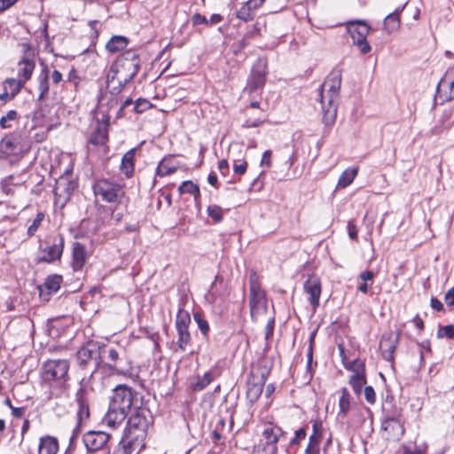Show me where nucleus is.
Here are the masks:
<instances>
[{"mask_svg": "<svg viewBox=\"0 0 454 454\" xmlns=\"http://www.w3.org/2000/svg\"><path fill=\"white\" fill-rule=\"evenodd\" d=\"M247 168V161H242L240 163H237V161H234L233 164V171L235 174L238 175H243L246 173Z\"/></svg>", "mask_w": 454, "mask_h": 454, "instance_id": "nucleus-57", "label": "nucleus"}, {"mask_svg": "<svg viewBox=\"0 0 454 454\" xmlns=\"http://www.w3.org/2000/svg\"><path fill=\"white\" fill-rule=\"evenodd\" d=\"M400 333L398 332L388 331L383 333L380 342V349L383 358L391 363L393 367L394 353L399 342Z\"/></svg>", "mask_w": 454, "mask_h": 454, "instance_id": "nucleus-13", "label": "nucleus"}, {"mask_svg": "<svg viewBox=\"0 0 454 454\" xmlns=\"http://www.w3.org/2000/svg\"><path fill=\"white\" fill-rule=\"evenodd\" d=\"M112 438L110 434L103 431H89L82 436V442L87 451L96 452L102 450L110 451L109 442Z\"/></svg>", "mask_w": 454, "mask_h": 454, "instance_id": "nucleus-11", "label": "nucleus"}, {"mask_svg": "<svg viewBox=\"0 0 454 454\" xmlns=\"http://www.w3.org/2000/svg\"><path fill=\"white\" fill-rule=\"evenodd\" d=\"M427 450V444L423 442L421 444L416 445L413 450L409 447H405L403 449V452L407 454H426Z\"/></svg>", "mask_w": 454, "mask_h": 454, "instance_id": "nucleus-52", "label": "nucleus"}, {"mask_svg": "<svg viewBox=\"0 0 454 454\" xmlns=\"http://www.w3.org/2000/svg\"><path fill=\"white\" fill-rule=\"evenodd\" d=\"M387 426V427L380 429L388 432L391 436L396 438L397 440L403 436L405 432L403 418L399 419L398 422H388Z\"/></svg>", "mask_w": 454, "mask_h": 454, "instance_id": "nucleus-31", "label": "nucleus"}, {"mask_svg": "<svg viewBox=\"0 0 454 454\" xmlns=\"http://www.w3.org/2000/svg\"><path fill=\"white\" fill-rule=\"evenodd\" d=\"M347 29L352 38L353 44L358 48L362 54H367L372 51V47L367 42L371 27L365 20H349L347 22Z\"/></svg>", "mask_w": 454, "mask_h": 454, "instance_id": "nucleus-8", "label": "nucleus"}, {"mask_svg": "<svg viewBox=\"0 0 454 454\" xmlns=\"http://www.w3.org/2000/svg\"><path fill=\"white\" fill-rule=\"evenodd\" d=\"M62 283V277L59 275L49 276L43 284V286L50 294L56 293L59 290Z\"/></svg>", "mask_w": 454, "mask_h": 454, "instance_id": "nucleus-39", "label": "nucleus"}, {"mask_svg": "<svg viewBox=\"0 0 454 454\" xmlns=\"http://www.w3.org/2000/svg\"><path fill=\"white\" fill-rule=\"evenodd\" d=\"M76 403L78 405L77 409V419L78 426L83 423L90 418V407L89 400L86 396V391L83 388H80L76 394Z\"/></svg>", "mask_w": 454, "mask_h": 454, "instance_id": "nucleus-22", "label": "nucleus"}, {"mask_svg": "<svg viewBox=\"0 0 454 454\" xmlns=\"http://www.w3.org/2000/svg\"><path fill=\"white\" fill-rule=\"evenodd\" d=\"M271 151L270 150H266L263 153H262V160H261V166L263 167V168H270L271 167Z\"/></svg>", "mask_w": 454, "mask_h": 454, "instance_id": "nucleus-56", "label": "nucleus"}, {"mask_svg": "<svg viewBox=\"0 0 454 454\" xmlns=\"http://www.w3.org/2000/svg\"><path fill=\"white\" fill-rule=\"evenodd\" d=\"M249 306L252 317L266 312L267 301L265 292L261 288L256 272H251L249 277Z\"/></svg>", "mask_w": 454, "mask_h": 454, "instance_id": "nucleus-7", "label": "nucleus"}, {"mask_svg": "<svg viewBox=\"0 0 454 454\" xmlns=\"http://www.w3.org/2000/svg\"><path fill=\"white\" fill-rule=\"evenodd\" d=\"M324 437L323 422L320 419L312 421V433L309 440L321 443Z\"/></svg>", "mask_w": 454, "mask_h": 454, "instance_id": "nucleus-38", "label": "nucleus"}, {"mask_svg": "<svg viewBox=\"0 0 454 454\" xmlns=\"http://www.w3.org/2000/svg\"><path fill=\"white\" fill-rule=\"evenodd\" d=\"M69 366L68 361L65 359H49L45 363L47 369H68Z\"/></svg>", "mask_w": 454, "mask_h": 454, "instance_id": "nucleus-45", "label": "nucleus"}, {"mask_svg": "<svg viewBox=\"0 0 454 454\" xmlns=\"http://www.w3.org/2000/svg\"><path fill=\"white\" fill-rule=\"evenodd\" d=\"M110 405L126 412L131 409L136 411L139 407H145L143 405V396L139 393L132 391L131 387L125 384L115 387Z\"/></svg>", "mask_w": 454, "mask_h": 454, "instance_id": "nucleus-4", "label": "nucleus"}, {"mask_svg": "<svg viewBox=\"0 0 454 454\" xmlns=\"http://www.w3.org/2000/svg\"><path fill=\"white\" fill-rule=\"evenodd\" d=\"M454 68L447 70L443 77L438 83L437 92L439 94L444 92V99L450 100L454 98Z\"/></svg>", "mask_w": 454, "mask_h": 454, "instance_id": "nucleus-21", "label": "nucleus"}, {"mask_svg": "<svg viewBox=\"0 0 454 454\" xmlns=\"http://www.w3.org/2000/svg\"><path fill=\"white\" fill-rule=\"evenodd\" d=\"M252 454H277L274 452V449L270 447V450L262 449V445H256L253 450Z\"/></svg>", "mask_w": 454, "mask_h": 454, "instance_id": "nucleus-63", "label": "nucleus"}, {"mask_svg": "<svg viewBox=\"0 0 454 454\" xmlns=\"http://www.w3.org/2000/svg\"><path fill=\"white\" fill-rule=\"evenodd\" d=\"M177 168L171 163L170 160L163 159L158 165L157 175L165 176L176 172Z\"/></svg>", "mask_w": 454, "mask_h": 454, "instance_id": "nucleus-41", "label": "nucleus"}, {"mask_svg": "<svg viewBox=\"0 0 454 454\" xmlns=\"http://www.w3.org/2000/svg\"><path fill=\"white\" fill-rule=\"evenodd\" d=\"M253 9L246 3L238 12L237 17L244 21H248L253 19Z\"/></svg>", "mask_w": 454, "mask_h": 454, "instance_id": "nucleus-47", "label": "nucleus"}, {"mask_svg": "<svg viewBox=\"0 0 454 454\" xmlns=\"http://www.w3.org/2000/svg\"><path fill=\"white\" fill-rule=\"evenodd\" d=\"M380 418V428L387 427L388 422H398L403 418V409L396 404L382 405Z\"/></svg>", "mask_w": 454, "mask_h": 454, "instance_id": "nucleus-18", "label": "nucleus"}, {"mask_svg": "<svg viewBox=\"0 0 454 454\" xmlns=\"http://www.w3.org/2000/svg\"><path fill=\"white\" fill-rule=\"evenodd\" d=\"M64 237L61 234L49 235L45 238L44 246L38 247V262L52 263L61 259L64 251Z\"/></svg>", "mask_w": 454, "mask_h": 454, "instance_id": "nucleus-5", "label": "nucleus"}, {"mask_svg": "<svg viewBox=\"0 0 454 454\" xmlns=\"http://www.w3.org/2000/svg\"><path fill=\"white\" fill-rule=\"evenodd\" d=\"M270 371H250L247 380V396L253 403L262 395L267 377Z\"/></svg>", "mask_w": 454, "mask_h": 454, "instance_id": "nucleus-10", "label": "nucleus"}, {"mask_svg": "<svg viewBox=\"0 0 454 454\" xmlns=\"http://www.w3.org/2000/svg\"><path fill=\"white\" fill-rule=\"evenodd\" d=\"M341 395L339 400V414H342L343 416H346L350 409V394L348 390L346 387H342L341 390Z\"/></svg>", "mask_w": 454, "mask_h": 454, "instance_id": "nucleus-36", "label": "nucleus"}, {"mask_svg": "<svg viewBox=\"0 0 454 454\" xmlns=\"http://www.w3.org/2000/svg\"><path fill=\"white\" fill-rule=\"evenodd\" d=\"M444 301L448 306L454 305V286L445 294Z\"/></svg>", "mask_w": 454, "mask_h": 454, "instance_id": "nucleus-60", "label": "nucleus"}, {"mask_svg": "<svg viewBox=\"0 0 454 454\" xmlns=\"http://www.w3.org/2000/svg\"><path fill=\"white\" fill-rule=\"evenodd\" d=\"M127 45V37L121 35H114L108 41L106 47L108 51L114 53L124 50Z\"/></svg>", "mask_w": 454, "mask_h": 454, "instance_id": "nucleus-30", "label": "nucleus"}, {"mask_svg": "<svg viewBox=\"0 0 454 454\" xmlns=\"http://www.w3.org/2000/svg\"><path fill=\"white\" fill-rule=\"evenodd\" d=\"M93 193L98 201L120 203L124 196L122 186L106 178L97 180L93 186Z\"/></svg>", "mask_w": 454, "mask_h": 454, "instance_id": "nucleus-6", "label": "nucleus"}, {"mask_svg": "<svg viewBox=\"0 0 454 454\" xmlns=\"http://www.w3.org/2000/svg\"><path fill=\"white\" fill-rule=\"evenodd\" d=\"M364 398L370 404H374L376 402V394L374 388L372 386H366L364 387Z\"/></svg>", "mask_w": 454, "mask_h": 454, "instance_id": "nucleus-55", "label": "nucleus"}, {"mask_svg": "<svg viewBox=\"0 0 454 454\" xmlns=\"http://www.w3.org/2000/svg\"><path fill=\"white\" fill-rule=\"evenodd\" d=\"M119 70L117 69V66L115 61L111 65L109 70L106 73V82L107 88L110 90L112 93H114L113 91V87L119 85Z\"/></svg>", "mask_w": 454, "mask_h": 454, "instance_id": "nucleus-34", "label": "nucleus"}, {"mask_svg": "<svg viewBox=\"0 0 454 454\" xmlns=\"http://www.w3.org/2000/svg\"><path fill=\"white\" fill-rule=\"evenodd\" d=\"M152 104L145 98H138L134 106V111L137 114L144 113L147 109L151 108Z\"/></svg>", "mask_w": 454, "mask_h": 454, "instance_id": "nucleus-49", "label": "nucleus"}, {"mask_svg": "<svg viewBox=\"0 0 454 454\" xmlns=\"http://www.w3.org/2000/svg\"><path fill=\"white\" fill-rule=\"evenodd\" d=\"M321 443L309 440L304 454H320Z\"/></svg>", "mask_w": 454, "mask_h": 454, "instance_id": "nucleus-51", "label": "nucleus"}, {"mask_svg": "<svg viewBox=\"0 0 454 454\" xmlns=\"http://www.w3.org/2000/svg\"><path fill=\"white\" fill-rule=\"evenodd\" d=\"M23 55L17 63L16 77L25 84L31 79L35 68V53L28 43H23Z\"/></svg>", "mask_w": 454, "mask_h": 454, "instance_id": "nucleus-9", "label": "nucleus"}, {"mask_svg": "<svg viewBox=\"0 0 454 454\" xmlns=\"http://www.w3.org/2000/svg\"><path fill=\"white\" fill-rule=\"evenodd\" d=\"M24 86L25 83L17 77L7 78L4 82V89L11 93V97H16Z\"/></svg>", "mask_w": 454, "mask_h": 454, "instance_id": "nucleus-33", "label": "nucleus"}, {"mask_svg": "<svg viewBox=\"0 0 454 454\" xmlns=\"http://www.w3.org/2000/svg\"><path fill=\"white\" fill-rule=\"evenodd\" d=\"M45 219V214L43 212H38L35 217L32 220L27 230V236L32 238L35 236L43 222Z\"/></svg>", "mask_w": 454, "mask_h": 454, "instance_id": "nucleus-37", "label": "nucleus"}, {"mask_svg": "<svg viewBox=\"0 0 454 454\" xmlns=\"http://www.w3.org/2000/svg\"><path fill=\"white\" fill-rule=\"evenodd\" d=\"M192 20L194 25L207 24V20L206 19V17L199 13L194 14Z\"/></svg>", "mask_w": 454, "mask_h": 454, "instance_id": "nucleus-64", "label": "nucleus"}, {"mask_svg": "<svg viewBox=\"0 0 454 454\" xmlns=\"http://www.w3.org/2000/svg\"><path fill=\"white\" fill-rule=\"evenodd\" d=\"M108 139L107 130L105 127H98L90 135V143L95 145H102Z\"/></svg>", "mask_w": 454, "mask_h": 454, "instance_id": "nucleus-35", "label": "nucleus"}, {"mask_svg": "<svg viewBox=\"0 0 454 454\" xmlns=\"http://www.w3.org/2000/svg\"><path fill=\"white\" fill-rule=\"evenodd\" d=\"M341 76V68L334 67L322 85L320 103L323 111V121L326 125H332L337 116Z\"/></svg>", "mask_w": 454, "mask_h": 454, "instance_id": "nucleus-1", "label": "nucleus"}, {"mask_svg": "<svg viewBox=\"0 0 454 454\" xmlns=\"http://www.w3.org/2000/svg\"><path fill=\"white\" fill-rule=\"evenodd\" d=\"M304 292L309 295V301L312 310L316 311L319 305V298L322 292L321 281L316 276H310L303 285Z\"/></svg>", "mask_w": 454, "mask_h": 454, "instance_id": "nucleus-17", "label": "nucleus"}, {"mask_svg": "<svg viewBox=\"0 0 454 454\" xmlns=\"http://www.w3.org/2000/svg\"><path fill=\"white\" fill-rule=\"evenodd\" d=\"M18 0H0V12H4L16 4Z\"/></svg>", "mask_w": 454, "mask_h": 454, "instance_id": "nucleus-62", "label": "nucleus"}, {"mask_svg": "<svg viewBox=\"0 0 454 454\" xmlns=\"http://www.w3.org/2000/svg\"><path fill=\"white\" fill-rule=\"evenodd\" d=\"M207 214L215 223H220L223 219V210L216 205L209 206L207 207Z\"/></svg>", "mask_w": 454, "mask_h": 454, "instance_id": "nucleus-44", "label": "nucleus"}, {"mask_svg": "<svg viewBox=\"0 0 454 454\" xmlns=\"http://www.w3.org/2000/svg\"><path fill=\"white\" fill-rule=\"evenodd\" d=\"M267 73L266 59H258L253 67L247 83L251 91L262 89L264 86Z\"/></svg>", "mask_w": 454, "mask_h": 454, "instance_id": "nucleus-14", "label": "nucleus"}, {"mask_svg": "<svg viewBox=\"0 0 454 454\" xmlns=\"http://www.w3.org/2000/svg\"><path fill=\"white\" fill-rule=\"evenodd\" d=\"M179 192L190 193L193 195L194 200L197 201L200 196L199 186L192 181H184L178 188Z\"/></svg>", "mask_w": 454, "mask_h": 454, "instance_id": "nucleus-40", "label": "nucleus"}, {"mask_svg": "<svg viewBox=\"0 0 454 454\" xmlns=\"http://www.w3.org/2000/svg\"><path fill=\"white\" fill-rule=\"evenodd\" d=\"M99 354L97 350L88 348H81L76 355L79 366L97 369L98 367Z\"/></svg>", "mask_w": 454, "mask_h": 454, "instance_id": "nucleus-20", "label": "nucleus"}, {"mask_svg": "<svg viewBox=\"0 0 454 454\" xmlns=\"http://www.w3.org/2000/svg\"><path fill=\"white\" fill-rule=\"evenodd\" d=\"M87 259V251L85 247L74 242L72 250V268L74 271H80L83 268Z\"/></svg>", "mask_w": 454, "mask_h": 454, "instance_id": "nucleus-23", "label": "nucleus"}, {"mask_svg": "<svg viewBox=\"0 0 454 454\" xmlns=\"http://www.w3.org/2000/svg\"><path fill=\"white\" fill-rule=\"evenodd\" d=\"M118 372L123 374L125 377H128L131 380V381L136 384L137 386H139L141 387H145L144 380L141 379V377L138 375L137 372H134V371H117Z\"/></svg>", "mask_w": 454, "mask_h": 454, "instance_id": "nucleus-46", "label": "nucleus"}, {"mask_svg": "<svg viewBox=\"0 0 454 454\" xmlns=\"http://www.w3.org/2000/svg\"><path fill=\"white\" fill-rule=\"evenodd\" d=\"M49 72L48 67L45 66L38 75V90L40 93L37 97V101L44 99L49 92Z\"/></svg>", "mask_w": 454, "mask_h": 454, "instance_id": "nucleus-28", "label": "nucleus"}, {"mask_svg": "<svg viewBox=\"0 0 454 454\" xmlns=\"http://www.w3.org/2000/svg\"><path fill=\"white\" fill-rule=\"evenodd\" d=\"M356 373L349 379V384L356 395L362 393L363 387L366 384L365 371H354Z\"/></svg>", "mask_w": 454, "mask_h": 454, "instance_id": "nucleus-29", "label": "nucleus"}, {"mask_svg": "<svg viewBox=\"0 0 454 454\" xmlns=\"http://www.w3.org/2000/svg\"><path fill=\"white\" fill-rule=\"evenodd\" d=\"M264 121L262 111L260 112V114L254 118H248L246 122V127H258L260 126Z\"/></svg>", "mask_w": 454, "mask_h": 454, "instance_id": "nucleus-54", "label": "nucleus"}, {"mask_svg": "<svg viewBox=\"0 0 454 454\" xmlns=\"http://www.w3.org/2000/svg\"><path fill=\"white\" fill-rule=\"evenodd\" d=\"M194 320L196 321L200 330L201 333L206 335L209 331L208 324L206 320H204L200 314L196 313L193 316Z\"/></svg>", "mask_w": 454, "mask_h": 454, "instance_id": "nucleus-53", "label": "nucleus"}, {"mask_svg": "<svg viewBox=\"0 0 454 454\" xmlns=\"http://www.w3.org/2000/svg\"><path fill=\"white\" fill-rule=\"evenodd\" d=\"M144 450L121 438L112 454H140Z\"/></svg>", "mask_w": 454, "mask_h": 454, "instance_id": "nucleus-27", "label": "nucleus"}, {"mask_svg": "<svg viewBox=\"0 0 454 454\" xmlns=\"http://www.w3.org/2000/svg\"><path fill=\"white\" fill-rule=\"evenodd\" d=\"M348 236L351 239H356L357 238V227L356 225L353 223V222H348Z\"/></svg>", "mask_w": 454, "mask_h": 454, "instance_id": "nucleus-58", "label": "nucleus"}, {"mask_svg": "<svg viewBox=\"0 0 454 454\" xmlns=\"http://www.w3.org/2000/svg\"><path fill=\"white\" fill-rule=\"evenodd\" d=\"M212 381V376L210 372H207L203 377L198 378L193 381H191L190 387L193 391H200L204 389Z\"/></svg>", "mask_w": 454, "mask_h": 454, "instance_id": "nucleus-43", "label": "nucleus"}, {"mask_svg": "<svg viewBox=\"0 0 454 454\" xmlns=\"http://www.w3.org/2000/svg\"><path fill=\"white\" fill-rule=\"evenodd\" d=\"M430 306L434 310L436 311H442L443 310V305L440 300L437 298L432 297L430 300Z\"/></svg>", "mask_w": 454, "mask_h": 454, "instance_id": "nucleus-61", "label": "nucleus"}, {"mask_svg": "<svg viewBox=\"0 0 454 454\" xmlns=\"http://www.w3.org/2000/svg\"><path fill=\"white\" fill-rule=\"evenodd\" d=\"M153 424V417L149 408L139 407L128 418L121 438L145 450L149 427Z\"/></svg>", "mask_w": 454, "mask_h": 454, "instance_id": "nucleus-2", "label": "nucleus"}, {"mask_svg": "<svg viewBox=\"0 0 454 454\" xmlns=\"http://www.w3.org/2000/svg\"><path fill=\"white\" fill-rule=\"evenodd\" d=\"M358 173V168H349L345 169L339 177L338 186L346 188L350 185Z\"/></svg>", "mask_w": 454, "mask_h": 454, "instance_id": "nucleus-32", "label": "nucleus"}, {"mask_svg": "<svg viewBox=\"0 0 454 454\" xmlns=\"http://www.w3.org/2000/svg\"><path fill=\"white\" fill-rule=\"evenodd\" d=\"M191 322L190 315L187 311L180 309L177 312L176 319V328L178 333L177 345L181 350H185L191 342V335L188 331V325Z\"/></svg>", "mask_w": 454, "mask_h": 454, "instance_id": "nucleus-12", "label": "nucleus"}, {"mask_svg": "<svg viewBox=\"0 0 454 454\" xmlns=\"http://www.w3.org/2000/svg\"><path fill=\"white\" fill-rule=\"evenodd\" d=\"M437 337L453 339L454 338V326L452 325H448L445 326H442L437 331Z\"/></svg>", "mask_w": 454, "mask_h": 454, "instance_id": "nucleus-48", "label": "nucleus"}, {"mask_svg": "<svg viewBox=\"0 0 454 454\" xmlns=\"http://www.w3.org/2000/svg\"><path fill=\"white\" fill-rule=\"evenodd\" d=\"M119 70V85L113 87L114 92H120L139 70L138 55L134 51H127L115 60Z\"/></svg>", "mask_w": 454, "mask_h": 454, "instance_id": "nucleus-3", "label": "nucleus"}, {"mask_svg": "<svg viewBox=\"0 0 454 454\" xmlns=\"http://www.w3.org/2000/svg\"><path fill=\"white\" fill-rule=\"evenodd\" d=\"M59 450V442L57 438L45 435L40 438L38 445V454H57Z\"/></svg>", "mask_w": 454, "mask_h": 454, "instance_id": "nucleus-26", "label": "nucleus"}, {"mask_svg": "<svg viewBox=\"0 0 454 454\" xmlns=\"http://www.w3.org/2000/svg\"><path fill=\"white\" fill-rule=\"evenodd\" d=\"M316 336V332H313L310 335V338H309V342H310V345H309V351H308V364H307V367L308 369H310L311 367V362H312V343L314 341V338Z\"/></svg>", "mask_w": 454, "mask_h": 454, "instance_id": "nucleus-59", "label": "nucleus"}, {"mask_svg": "<svg viewBox=\"0 0 454 454\" xmlns=\"http://www.w3.org/2000/svg\"><path fill=\"white\" fill-rule=\"evenodd\" d=\"M307 426L301 427L294 431V437H292L289 441L288 446L290 449H294L298 447L301 441H303L307 436Z\"/></svg>", "mask_w": 454, "mask_h": 454, "instance_id": "nucleus-42", "label": "nucleus"}, {"mask_svg": "<svg viewBox=\"0 0 454 454\" xmlns=\"http://www.w3.org/2000/svg\"><path fill=\"white\" fill-rule=\"evenodd\" d=\"M136 152H137V149L133 148V149L129 150L122 156L120 169H121V173L124 174L127 178H130L134 175Z\"/></svg>", "mask_w": 454, "mask_h": 454, "instance_id": "nucleus-25", "label": "nucleus"}, {"mask_svg": "<svg viewBox=\"0 0 454 454\" xmlns=\"http://www.w3.org/2000/svg\"><path fill=\"white\" fill-rule=\"evenodd\" d=\"M285 434V432L281 427L275 426L273 424H270L266 426L262 433V439H261L260 442L257 445H262V449L270 450V448L274 449V452L278 451L277 442L280 439L281 436Z\"/></svg>", "mask_w": 454, "mask_h": 454, "instance_id": "nucleus-16", "label": "nucleus"}, {"mask_svg": "<svg viewBox=\"0 0 454 454\" xmlns=\"http://www.w3.org/2000/svg\"><path fill=\"white\" fill-rule=\"evenodd\" d=\"M127 418V412L112 405L103 418V423L111 429H117Z\"/></svg>", "mask_w": 454, "mask_h": 454, "instance_id": "nucleus-19", "label": "nucleus"}, {"mask_svg": "<svg viewBox=\"0 0 454 454\" xmlns=\"http://www.w3.org/2000/svg\"><path fill=\"white\" fill-rule=\"evenodd\" d=\"M68 371H42L40 378L42 384L51 389H60L65 387L68 380Z\"/></svg>", "mask_w": 454, "mask_h": 454, "instance_id": "nucleus-15", "label": "nucleus"}, {"mask_svg": "<svg viewBox=\"0 0 454 454\" xmlns=\"http://www.w3.org/2000/svg\"><path fill=\"white\" fill-rule=\"evenodd\" d=\"M405 5L401 8L395 9L393 12L387 14L384 19L383 27L387 34L396 32L401 26L400 13Z\"/></svg>", "mask_w": 454, "mask_h": 454, "instance_id": "nucleus-24", "label": "nucleus"}, {"mask_svg": "<svg viewBox=\"0 0 454 454\" xmlns=\"http://www.w3.org/2000/svg\"><path fill=\"white\" fill-rule=\"evenodd\" d=\"M17 112L15 110H10L5 115L0 119V126L3 129L10 128L8 121H14L17 118Z\"/></svg>", "mask_w": 454, "mask_h": 454, "instance_id": "nucleus-50", "label": "nucleus"}]
</instances>
